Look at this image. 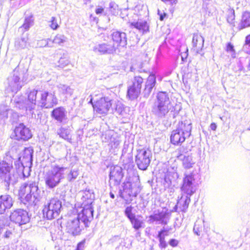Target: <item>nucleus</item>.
I'll return each mask as SVG.
<instances>
[{
    "instance_id": "1",
    "label": "nucleus",
    "mask_w": 250,
    "mask_h": 250,
    "mask_svg": "<svg viewBox=\"0 0 250 250\" xmlns=\"http://www.w3.org/2000/svg\"><path fill=\"white\" fill-rule=\"evenodd\" d=\"M58 103V100L54 92L33 89L27 93L24 106L25 113L32 118H36L35 112L39 107L51 108Z\"/></svg>"
},
{
    "instance_id": "2",
    "label": "nucleus",
    "mask_w": 250,
    "mask_h": 250,
    "mask_svg": "<svg viewBox=\"0 0 250 250\" xmlns=\"http://www.w3.org/2000/svg\"><path fill=\"white\" fill-rule=\"evenodd\" d=\"M19 196L25 205H36L41 199V190L38 187V183L30 181L22 184L19 191Z\"/></svg>"
},
{
    "instance_id": "3",
    "label": "nucleus",
    "mask_w": 250,
    "mask_h": 250,
    "mask_svg": "<svg viewBox=\"0 0 250 250\" xmlns=\"http://www.w3.org/2000/svg\"><path fill=\"white\" fill-rule=\"evenodd\" d=\"M169 111V116L173 118H176L179 113L172 104L168 93L166 92H159L152 107V113L158 117L163 118Z\"/></svg>"
},
{
    "instance_id": "4",
    "label": "nucleus",
    "mask_w": 250,
    "mask_h": 250,
    "mask_svg": "<svg viewBox=\"0 0 250 250\" xmlns=\"http://www.w3.org/2000/svg\"><path fill=\"white\" fill-rule=\"evenodd\" d=\"M93 218L90 211H81L77 215L69 217L66 224L67 232L73 236L79 235L84 227L88 226Z\"/></svg>"
},
{
    "instance_id": "5",
    "label": "nucleus",
    "mask_w": 250,
    "mask_h": 250,
    "mask_svg": "<svg viewBox=\"0 0 250 250\" xmlns=\"http://www.w3.org/2000/svg\"><path fill=\"white\" fill-rule=\"evenodd\" d=\"M192 124L190 120H185L179 122L175 130L172 131L170 142L175 145L181 144L191 135Z\"/></svg>"
},
{
    "instance_id": "6",
    "label": "nucleus",
    "mask_w": 250,
    "mask_h": 250,
    "mask_svg": "<svg viewBox=\"0 0 250 250\" xmlns=\"http://www.w3.org/2000/svg\"><path fill=\"white\" fill-rule=\"evenodd\" d=\"M67 167L62 165L60 166L55 164L46 172L44 181L46 186L50 189H52L60 183L61 180L64 178V171Z\"/></svg>"
},
{
    "instance_id": "7",
    "label": "nucleus",
    "mask_w": 250,
    "mask_h": 250,
    "mask_svg": "<svg viewBox=\"0 0 250 250\" xmlns=\"http://www.w3.org/2000/svg\"><path fill=\"white\" fill-rule=\"evenodd\" d=\"M26 71L25 69H21L20 65H18L14 70L13 74L7 79L6 91L16 93L20 90L23 85Z\"/></svg>"
},
{
    "instance_id": "8",
    "label": "nucleus",
    "mask_w": 250,
    "mask_h": 250,
    "mask_svg": "<svg viewBox=\"0 0 250 250\" xmlns=\"http://www.w3.org/2000/svg\"><path fill=\"white\" fill-rule=\"evenodd\" d=\"M33 150L30 148L24 149L22 155L15 162L17 173L22 174L24 177L30 175V169L32 165Z\"/></svg>"
},
{
    "instance_id": "9",
    "label": "nucleus",
    "mask_w": 250,
    "mask_h": 250,
    "mask_svg": "<svg viewBox=\"0 0 250 250\" xmlns=\"http://www.w3.org/2000/svg\"><path fill=\"white\" fill-rule=\"evenodd\" d=\"M62 208V201L57 198H53L45 203L43 214L48 220H52L59 216Z\"/></svg>"
},
{
    "instance_id": "10",
    "label": "nucleus",
    "mask_w": 250,
    "mask_h": 250,
    "mask_svg": "<svg viewBox=\"0 0 250 250\" xmlns=\"http://www.w3.org/2000/svg\"><path fill=\"white\" fill-rule=\"evenodd\" d=\"M15 174L12 163L3 161L0 162V177L3 180L4 186L8 188L11 183H14L18 176Z\"/></svg>"
},
{
    "instance_id": "11",
    "label": "nucleus",
    "mask_w": 250,
    "mask_h": 250,
    "mask_svg": "<svg viewBox=\"0 0 250 250\" xmlns=\"http://www.w3.org/2000/svg\"><path fill=\"white\" fill-rule=\"evenodd\" d=\"M152 153L148 148H143L137 150V154L135 156V163L139 169L142 170H146L149 166Z\"/></svg>"
},
{
    "instance_id": "12",
    "label": "nucleus",
    "mask_w": 250,
    "mask_h": 250,
    "mask_svg": "<svg viewBox=\"0 0 250 250\" xmlns=\"http://www.w3.org/2000/svg\"><path fill=\"white\" fill-rule=\"evenodd\" d=\"M113 100L108 96H104L97 100L94 104H92L94 111L97 114L106 115L111 110Z\"/></svg>"
},
{
    "instance_id": "13",
    "label": "nucleus",
    "mask_w": 250,
    "mask_h": 250,
    "mask_svg": "<svg viewBox=\"0 0 250 250\" xmlns=\"http://www.w3.org/2000/svg\"><path fill=\"white\" fill-rule=\"evenodd\" d=\"M82 195L81 200L82 201V206L83 209L82 211L86 212L90 211L92 215L93 216L94 209L92 206V203L95 198V195L92 190L86 188L85 190L80 192Z\"/></svg>"
},
{
    "instance_id": "14",
    "label": "nucleus",
    "mask_w": 250,
    "mask_h": 250,
    "mask_svg": "<svg viewBox=\"0 0 250 250\" xmlns=\"http://www.w3.org/2000/svg\"><path fill=\"white\" fill-rule=\"evenodd\" d=\"M10 219L11 222L21 226L28 223L30 218L27 211L23 209H17L11 212Z\"/></svg>"
},
{
    "instance_id": "15",
    "label": "nucleus",
    "mask_w": 250,
    "mask_h": 250,
    "mask_svg": "<svg viewBox=\"0 0 250 250\" xmlns=\"http://www.w3.org/2000/svg\"><path fill=\"white\" fill-rule=\"evenodd\" d=\"M12 136V138L18 141H26L32 137V134L29 128L23 124L21 123L15 127L14 134Z\"/></svg>"
},
{
    "instance_id": "16",
    "label": "nucleus",
    "mask_w": 250,
    "mask_h": 250,
    "mask_svg": "<svg viewBox=\"0 0 250 250\" xmlns=\"http://www.w3.org/2000/svg\"><path fill=\"white\" fill-rule=\"evenodd\" d=\"M168 219L169 215L167 210L163 209L155 211L153 214L149 216L148 222L150 224L156 222V224L166 225L167 224Z\"/></svg>"
},
{
    "instance_id": "17",
    "label": "nucleus",
    "mask_w": 250,
    "mask_h": 250,
    "mask_svg": "<svg viewBox=\"0 0 250 250\" xmlns=\"http://www.w3.org/2000/svg\"><path fill=\"white\" fill-rule=\"evenodd\" d=\"M116 50V46L111 41L96 44L93 48L94 52L101 55L112 54Z\"/></svg>"
},
{
    "instance_id": "18",
    "label": "nucleus",
    "mask_w": 250,
    "mask_h": 250,
    "mask_svg": "<svg viewBox=\"0 0 250 250\" xmlns=\"http://www.w3.org/2000/svg\"><path fill=\"white\" fill-rule=\"evenodd\" d=\"M124 176L122 168L119 166L111 167L109 174L110 186H118L120 185Z\"/></svg>"
},
{
    "instance_id": "19",
    "label": "nucleus",
    "mask_w": 250,
    "mask_h": 250,
    "mask_svg": "<svg viewBox=\"0 0 250 250\" xmlns=\"http://www.w3.org/2000/svg\"><path fill=\"white\" fill-rule=\"evenodd\" d=\"M194 180V175L192 173H186L185 174L183 185L181 187L182 191L184 193L192 195L194 192L193 182Z\"/></svg>"
},
{
    "instance_id": "20",
    "label": "nucleus",
    "mask_w": 250,
    "mask_h": 250,
    "mask_svg": "<svg viewBox=\"0 0 250 250\" xmlns=\"http://www.w3.org/2000/svg\"><path fill=\"white\" fill-rule=\"evenodd\" d=\"M111 112H115L117 114L125 120L129 118V115L128 113L129 111L128 108L125 107L122 103L119 101L113 100V104L111 108Z\"/></svg>"
},
{
    "instance_id": "21",
    "label": "nucleus",
    "mask_w": 250,
    "mask_h": 250,
    "mask_svg": "<svg viewBox=\"0 0 250 250\" xmlns=\"http://www.w3.org/2000/svg\"><path fill=\"white\" fill-rule=\"evenodd\" d=\"M14 200L9 194H4L0 196V214H4L8 209L11 208L14 204Z\"/></svg>"
},
{
    "instance_id": "22",
    "label": "nucleus",
    "mask_w": 250,
    "mask_h": 250,
    "mask_svg": "<svg viewBox=\"0 0 250 250\" xmlns=\"http://www.w3.org/2000/svg\"><path fill=\"white\" fill-rule=\"evenodd\" d=\"M111 41L114 43L116 47L118 46L122 47L125 46L127 44L126 35L125 32L115 31L113 32L112 34Z\"/></svg>"
},
{
    "instance_id": "23",
    "label": "nucleus",
    "mask_w": 250,
    "mask_h": 250,
    "mask_svg": "<svg viewBox=\"0 0 250 250\" xmlns=\"http://www.w3.org/2000/svg\"><path fill=\"white\" fill-rule=\"evenodd\" d=\"M156 83V76L154 74H151L147 77L145 85V88L143 91V96L145 98H148L152 92Z\"/></svg>"
},
{
    "instance_id": "24",
    "label": "nucleus",
    "mask_w": 250,
    "mask_h": 250,
    "mask_svg": "<svg viewBox=\"0 0 250 250\" xmlns=\"http://www.w3.org/2000/svg\"><path fill=\"white\" fill-rule=\"evenodd\" d=\"M67 112L62 106L54 108L51 112V117L59 123H62L66 119Z\"/></svg>"
},
{
    "instance_id": "25",
    "label": "nucleus",
    "mask_w": 250,
    "mask_h": 250,
    "mask_svg": "<svg viewBox=\"0 0 250 250\" xmlns=\"http://www.w3.org/2000/svg\"><path fill=\"white\" fill-rule=\"evenodd\" d=\"M204 44V38L200 34H194L192 38V49L197 54H201Z\"/></svg>"
},
{
    "instance_id": "26",
    "label": "nucleus",
    "mask_w": 250,
    "mask_h": 250,
    "mask_svg": "<svg viewBox=\"0 0 250 250\" xmlns=\"http://www.w3.org/2000/svg\"><path fill=\"white\" fill-rule=\"evenodd\" d=\"M29 45L28 34L23 33L22 35L17 38L15 42V47L17 50H21L26 48Z\"/></svg>"
},
{
    "instance_id": "27",
    "label": "nucleus",
    "mask_w": 250,
    "mask_h": 250,
    "mask_svg": "<svg viewBox=\"0 0 250 250\" xmlns=\"http://www.w3.org/2000/svg\"><path fill=\"white\" fill-rule=\"evenodd\" d=\"M188 193H184L177 201L179 208L180 211L186 212L188 207L189 203L190 202V196Z\"/></svg>"
},
{
    "instance_id": "28",
    "label": "nucleus",
    "mask_w": 250,
    "mask_h": 250,
    "mask_svg": "<svg viewBox=\"0 0 250 250\" xmlns=\"http://www.w3.org/2000/svg\"><path fill=\"white\" fill-rule=\"evenodd\" d=\"M112 133V132L108 131L103 134V136H104V141L109 142L112 148H117L121 143V140L117 135H114Z\"/></svg>"
},
{
    "instance_id": "29",
    "label": "nucleus",
    "mask_w": 250,
    "mask_h": 250,
    "mask_svg": "<svg viewBox=\"0 0 250 250\" xmlns=\"http://www.w3.org/2000/svg\"><path fill=\"white\" fill-rule=\"evenodd\" d=\"M179 160L182 161L183 166L185 168H190L193 167L195 162L191 155L189 154H180L177 156Z\"/></svg>"
},
{
    "instance_id": "30",
    "label": "nucleus",
    "mask_w": 250,
    "mask_h": 250,
    "mask_svg": "<svg viewBox=\"0 0 250 250\" xmlns=\"http://www.w3.org/2000/svg\"><path fill=\"white\" fill-rule=\"evenodd\" d=\"M130 27L137 29L140 33H146L148 31L149 26L145 21H138L130 23Z\"/></svg>"
},
{
    "instance_id": "31",
    "label": "nucleus",
    "mask_w": 250,
    "mask_h": 250,
    "mask_svg": "<svg viewBox=\"0 0 250 250\" xmlns=\"http://www.w3.org/2000/svg\"><path fill=\"white\" fill-rule=\"evenodd\" d=\"M249 27H250V12L245 11L242 15L241 21L237 28L239 31H240Z\"/></svg>"
},
{
    "instance_id": "32",
    "label": "nucleus",
    "mask_w": 250,
    "mask_h": 250,
    "mask_svg": "<svg viewBox=\"0 0 250 250\" xmlns=\"http://www.w3.org/2000/svg\"><path fill=\"white\" fill-rule=\"evenodd\" d=\"M131 181L132 196H136L140 192L141 189L139 177L138 176L133 177L131 178Z\"/></svg>"
},
{
    "instance_id": "33",
    "label": "nucleus",
    "mask_w": 250,
    "mask_h": 250,
    "mask_svg": "<svg viewBox=\"0 0 250 250\" xmlns=\"http://www.w3.org/2000/svg\"><path fill=\"white\" fill-rule=\"evenodd\" d=\"M140 218H142V217L137 215L129 220L132 227L135 230H138L141 228H143L144 221L142 219H140Z\"/></svg>"
},
{
    "instance_id": "34",
    "label": "nucleus",
    "mask_w": 250,
    "mask_h": 250,
    "mask_svg": "<svg viewBox=\"0 0 250 250\" xmlns=\"http://www.w3.org/2000/svg\"><path fill=\"white\" fill-rule=\"evenodd\" d=\"M59 91L62 94L67 96H71L73 94V89H72L69 86L60 83L57 85Z\"/></svg>"
},
{
    "instance_id": "35",
    "label": "nucleus",
    "mask_w": 250,
    "mask_h": 250,
    "mask_svg": "<svg viewBox=\"0 0 250 250\" xmlns=\"http://www.w3.org/2000/svg\"><path fill=\"white\" fill-rule=\"evenodd\" d=\"M141 90L130 85L128 87L127 96L130 100H133L137 99L140 94Z\"/></svg>"
},
{
    "instance_id": "36",
    "label": "nucleus",
    "mask_w": 250,
    "mask_h": 250,
    "mask_svg": "<svg viewBox=\"0 0 250 250\" xmlns=\"http://www.w3.org/2000/svg\"><path fill=\"white\" fill-rule=\"evenodd\" d=\"M57 134L59 136L70 143L71 138L70 137V130L66 128L61 127L57 130Z\"/></svg>"
},
{
    "instance_id": "37",
    "label": "nucleus",
    "mask_w": 250,
    "mask_h": 250,
    "mask_svg": "<svg viewBox=\"0 0 250 250\" xmlns=\"http://www.w3.org/2000/svg\"><path fill=\"white\" fill-rule=\"evenodd\" d=\"M67 40V37L64 35L58 34L56 35L53 40H51V43L52 45L53 43H55L62 46L64 43L66 42Z\"/></svg>"
},
{
    "instance_id": "38",
    "label": "nucleus",
    "mask_w": 250,
    "mask_h": 250,
    "mask_svg": "<svg viewBox=\"0 0 250 250\" xmlns=\"http://www.w3.org/2000/svg\"><path fill=\"white\" fill-rule=\"evenodd\" d=\"M131 178L126 179L123 184V191L127 193L129 196H132Z\"/></svg>"
},
{
    "instance_id": "39",
    "label": "nucleus",
    "mask_w": 250,
    "mask_h": 250,
    "mask_svg": "<svg viewBox=\"0 0 250 250\" xmlns=\"http://www.w3.org/2000/svg\"><path fill=\"white\" fill-rule=\"evenodd\" d=\"M143 83L144 80L141 77L135 76L132 80V83L131 85L141 91Z\"/></svg>"
},
{
    "instance_id": "40",
    "label": "nucleus",
    "mask_w": 250,
    "mask_h": 250,
    "mask_svg": "<svg viewBox=\"0 0 250 250\" xmlns=\"http://www.w3.org/2000/svg\"><path fill=\"white\" fill-rule=\"evenodd\" d=\"M79 174V172L78 168H72L67 175V180L69 182H73L77 179Z\"/></svg>"
},
{
    "instance_id": "41",
    "label": "nucleus",
    "mask_w": 250,
    "mask_h": 250,
    "mask_svg": "<svg viewBox=\"0 0 250 250\" xmlns=\"http://www.w3.org/2000/svg\"><path fill=\"white\" fill-rule=\"evenodd\" d=\"M204 223L203 220L198 219L196 220L194 226L193 228V232L197 235L199 236L202 231V225Z\"/></svg>"
},
{
    "instance_id": "42",
    "label": "nucleus",
    "mask_w": 250,
    "mask_h": 250,
    "mask_svg": "<svg viewBox=\"0 0 250 250\" xmlns=\"http://www.w3.org/2000/svg\"><path fill=\"white\" fill-rule=\"evenodd\" d=\"M33 24V17L32 16H29L25 18L24 23L20 27L19 29H22L23 28L25 30H28Z\"/></svg>"
},
{
    "instance_id": "43",
    "label": "nucleus",
    "mask_w": 250,
    "mask_h": 250,
    "mask_svg": "<svg viewBox=\"0 0 250 250\" xmlns=\"http://www.w3.org/2000/svg\"><path fill=\"white\" fill-rule=\"evenodd\" d=\"M243 50L248 54H250V34L245 38V44L243 46Z\"/></svg>"
},
{
    "instance_id": "44",
    "label": "nucleus",
    "mask_w": 250,
    "mask_h": 250,
    "mask_svg": "<svg viewBox=\"0 0 250 250\" xmlns=\"http://www.w3.org/2000/svg\"><path fill=\"white\" fill-rule=\"evenodd\" d=\"M10 110L4 106H0V119L5 120L8 117V112Z\"/></svg>"
},
{
    "instance_id": "45",
    "label": "nucleus",
    "mask_w": 250,
    "mask_h": 250,
    "mask_svg": "<svg viewBox=\"0 0 250 250\" xmlns=\"http://www.w3.org/2000/svg\"><path fill=\"white\" fill-rule=\"evenodd\" d=\"M51 41V39H47V40H41L38 41L37 43V45L40 47H51L53 45L50 43Z\"/></svg>"
},
{
    "instance_id": "46",
    "label": "nucleus",
    "mask_w": 250,
    "mask_h": 250,
    "mask_svg": "<svg viewBox=\"0 0 250 250\" xmlns=\"http://www.w3.org/2000/svg\"><path fill=\"white\" fill-rule=\"evenodd\" d=\"M133 208V207L129 206L127 207L125 210V214L129 220L136 216L135 213L132 212Z\"/></svg>"
},
{
    "instance_id": "47",
    "label": "nucleus",
    "mask_w": 250,
    "mask_h": 250,
    "mask_svg": "<svg viewBox=\"0 0 250 250\" xmlns=\"http://www.w3.org/2000/svg\"><path fill=\"white\" fill-rule=\"evenodd\" d=\"M235 20V12L233 9H229V14L227 17V21L230 24H233Z\"/></svg>"
},
{
    "instance_id": "48",
    "label": "nucleus",
    "mask_w": 250,
    "mask_h": 250,
    "mask_svg": "<svg viewBox=\"0 0 250 250\" xmlns=\"http://www.w3.org/2000/svg\"><path fill=\"white\" fill-rule=\"evenodd\" d=\"M109 11L113 15L117 14L118 13V5L114 2H111L109 3Z\"/></svg>"
},
{
    "instance_id": "49",
    "label": "nucleus",
    "mask_w": 250,
    "mask_h": 250,
    "mask_svg": "<svg viewBox=\"0 0 250 250\" xmlns=\"http://www.w3.org/2000/svg\"><path fill=\"white\" fill-rule=\"evenodd\" d=\"M226 51L229 53L232 58L236 57V53L234 49L233 45L230 43L228 42L227 44Z\"/></svg>"
},
{
    "instance_id": "50",
    "label": "nucleus",
    "mask_w": 250,
    "mask_h": 250,
    "mask_svg": "<svg viewBox=\"0 0 250 250\" xmlns=\"http://www.w3.org/2000/svg\"><path fill=\"white\" fill-rule=\"evenodd\" d=\"M70 62L68 59L65 58L61 57L58 62L59 67L63 68L69 63Z\"/></svg>"
},
{
    "instance_id": "51",
    "label": "nucleus",
    "mask_w": 250,
    "mask_h": 250,
    "mask_svg": "<svg viewBox=\"0 0 250 250\" xmlns=\"http://www.w3.org/2000/svg\"><path fill=\"white\" fill-rule=\"evenodd\" d=\"M51 24L50 25V27L53 30H57L59 27V25L57 22V19L52 17L51 19Z\"/></svg>"
},
{
    "instance_id": "52",
    "label": "nucleus",
    "mask_w": 250,
    "mask_h": 250,
    "mask_svg": "<svg viewBox=\"0 0 250 250\" xmlns=\"http://www.w3.org/2000/svg\"><path fill=\"white\" fill-rule=\"evenodd\" d=\"M163 184L166 188H168L171 185V180L168 174L165 176Z\"/></svg>"
},
{
    "instance_id": "53",
    "label": "nucleus",
    "mask_w": 250,
    "mask_h": 250,
    "mask_svg": "<svg viewBox=\"0 0 250 250\" xmlns=\"http://www.w3.org/2000/svg\"><path fill=\"white\" fill-rule=\"evenodd\" d=\"M146 7L144 5H137L135 7V11H139L140 9L141 10V12H139V15H142L143 14H146Z\"/></svg>"
},
{
    "instance_id": "54",
    "label": "nucleus",
    "mask_w": 250,
    "mask_h": 250,
    "mask_svg": "<svg viewBox=\"0 0 250 250\" xmlns=\"http://www.w3.org/2000/svg\"><path fill=\"white\" fill-rule=\"evenodd\" d=\"M159 241V246L161 249H165L167 246L165 238L158 239Z\"/></svg>"
},
{
    "instance_id": "55",
    "label": "nucleus",
    "mask_w": 250,
    "mask_h": 250,
    "mask_svg": "<svg viewBox=\"0 0 250 250\" xmlns=\"http://www.w3.org/2000/svg\"><path fill=\"white\" fill-rule=\"evenodd\" d=\"M85 241L83 240L81 242H79L77 246L76 249L75 250H84V244Z\"/></svg>"
},
{
    "instance_id": "56",
    "label": "nucleus",
    "mask_w": 250,
    "mask_h": 250,
    "mask_svg": "<svg viewBox=\"0 0 250 250\" xmlns=\"http://www.w3.org/2000/svg\"><path fill=\"white\" fill-rule=\"evenodd\" d=\"M179 241L175 239H171L169 241V244L172 247H175L178 246Z\"/></svg>"
},
{
    "instance_id": "57",
    "label": "nucleus",
    "mask_w": 250,
    "mask_h": 250,
    "mask_svg": "<svg viewBox=\"0 0 250 250\" xmlns=\"http://www.w3.org/2000/svg\"><path fill=\"white\" fill-rule=\"evenodd\" d=\"M104 12V9L101 7L98 6L95 9V13L97 15H99L103 13Z\"/></svg>"
},
{
    "instance_id": "58",
    "label": "nucleus",
    "mask_w": 250,
    "mask_h": 250,
    "mask_svg": "<svg viewBox=\"0 0 250 250\" xmlns=\"http://www.w3.org/2000/svg\"><path fill=\"white\" fill-rule=\"evenodd\" d=\"M12 235V232L10 230H6L4 235L3 237L5 238L8 239L11 238V236Z\"/></svg>"
},
{
    "instance_id": "59",
    "label": "nucleus",
    "mask_w": 250,
    "mask_h": 250,
    "mask_svg": "<svg viewBox=\"0 0 250 250\" xmlns=\"http://www.w3.org/2000/svg\"><path fill=\"white\" fill-rule=\"evenodd\" d=\"M188 49L187 48L186 51L181 53V58H182V60L183 61H184L185 60H186L187 59V58L188 56Z\"/></svg>"
},
{
    "instance_id": "60",
    "label": "nucleus",
    "mask_w": 250,
    "mask_h": 250,
    "mask_svg": "<svg viewBox=\"0 0 250 250\" xmlns=\"http://www.w3.org/2000/svg\"><path fill=\"white\" fill-rule=\"evenodd\" d=\"M164 231H161V230L158 231V233L157 235V238L158 239H162V238H165V236L164 234Z\"/></svg>"
},
{
    "instance_id": "61",
    "label": "nucleus",
    "mask_w": 250,
    "mask_h": 250,
    "mask_svg": "<svg viewBox=\"0 0 250 250\" xmlns=\"http://www.w3.org/2000/svg\"><path fill=\"white\" fill-rule=\"evenodd\" d=\"M14 102L16 103V107L21 109V106H22V103L19 101H16V99H14Z\"/></svg>"
},
{
    "instance_id": "62",
    "label": "nucleus",
    "mask_w": 250,
    "mask_h": 250,
    "mask_svg": "<svg viewBox=\"0 0 250 250\" xmlns=\"http://www.w3.org/2000/svg\"><path fill=\"white\" fill-rule=\"evenodd\" d=\"M210 128L211 130L215 131L216 129L217 128V125L215 123H212L210 125Z\"/></svg>"
},
{
    "instance_id": "63",
    "label": "nucleus",
    "mask_w": 250,
    "mask_h": 250,
    "mask_svg": "<svg viewBox=\"0 0 250 250\" xmlns=\"http://www.w3.org/2000/svg\"><path fill=\"white\" fill-rule=\"evenodd\" d=\"M161 231H164V234L165 236H167L168 235V230L167 229L163 228L162 229H161Z\"/></svg>"
},
{
    "instance_id": "64",
    "label": "nucleus",
    "mask_w": 250,
    "mask_h": 250,
    "mask_svg": "<svg viewBox=\"0 0 250 250\" xmlns=\"http://www.w3.org/2000/svg\"><path fill=\"white\" fill-rule=\"evenodd\" d=\"M167 16V14L165 12L162 13L161 14V15L160 16L159 19L160 21H162L164 20L165 17Z\"/></svg>"
}]
</instances>
